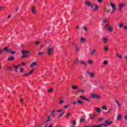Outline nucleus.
<instances>
[{
    "instance_id": "nucleus-27",
    "label": "nucleus",
    "mask_w": 127,
    "mask_h": 127,
    "mask_svg": "<svg viewBox=\"0 0 127 127\" xmlns=\"http://www.w3.org/2000/svg\"><path fill=\"white\" fill-rule=\"evenodd\" d=\"M72 89H73V90H76L77 89H78V86H76V85H73L71 87Z\"/></svg>"
},
{
    "instance_id": "nucleus-34",
    "label": "nucleus",
    "mask_w": 127,
    "mask_h": 127,
    "mask_svg": "<svg viewBox=\"0 0 127 127\" xmlns=\"http://www.w3.org/2000/svg\"><path fill=\"white\" fill-rule=\"evenodd\" d=\"M48 92V93H52L53 92V88H50Z\"/></svg>"
},
{
    "instance_id": "nucleus-52",
    "label": "nucleus",
    "mask_w": 127,
    "mask_h": 127,
    "mask_svg": "<svg viewBox=\"0 0 127 127\" xmlns=\"http://www.w3.org/2000/svg\"><path fill=\"white\" fill-rule=\"evenodd\" d=\"M51 119H48L46 121V123H49V122H51Z\"/></svg>"
},
{
    "instance_id": "nucleus-39",
    "label": "nucleus",
    "mask_w": 127,
    "mask_h": 127,
    "mask_svg": "<svg viewBox=\"0 0 127 127\" xmlns=\"http://www.w3.org/2000/svg\"><path fill=\"white\" fill-rule=\"evenodd\" d=\"M79 79H81L82 80H83V79H85V77H84V76H83L82 75H80L79 76Z\"/></svg>"
},
{
    "instance_id": "nucleus-15",
    "label": "nucleus",
    "mask_w": 127,
    "mask_h": 127,
    "mask_svg": "<svg viewBox=\"0 0 127 127\" xmlns=\"http://www.w3.org/2000/svg\"><path fill=\"white\" fill-rule=\"evenodd\" d=\"M94 110H95L97 113H101V109L100 108H95Z\"/></svg>"
},
{
    "instance_id": "nucleus-26",
    "label": "nucleus",
    "mask_w": 127,
    "mask_h": 127,
    "mask_svg": "<svg viewBox=\"0 0 127 127\" xmlns=\"http://www.w3.org/2000/svg\"><path fill=\"white\" fill-rule=\"evenodd\" d=\"M110 5L112 7V8L116 7V5L113 2L110 3Z\"/></svg>"
},
{
    "instance_id": "nucleus-25",
    "label": "nucleus",
    "mask_w": 127,
    "mask_h": 127,
    "mask_svg": "<svg viewBox=\"0 0 127 127\" xmlns=\"http://www.w3.org/2000/svg\"><path fill=\"white\" fill-rule=\"evenodd\" d=\"M51 116L52 117H54V118L55 117V110H53L52 113L51 114Z\"/></svg>"
},
{
    "instance_id": "nucleus-16",
    "label": "nucleus",
    "mask_w": 127,
    "mask_h": 127,
    "mask_svg": "<svg viewBox=\"0 0 127 127\" xmlns=\"http://www.w3.org/2000/svg\"><path fill=\"white\" fill-rule=\"evenodd\" d=\"M97 52V51H96L95 49H93L91 53V55H92V56H93V55H94Z\"/></svg>"
},
{
    "instance_id": "nucleus-3",
    "label": "nucleus",
    "mask_w": 127,
    "mask_h": 127,
    "mask_svg": "<svg viewBox=\"0 0 127 127\" xmlns=\"http://www.w3.org/2000/svg\"><path fill=\"white\" fill-rule=\"evenodd\" d=\"M91 98H93V99H101V96L96 94H92Z\"/></svg>"
},
{
    "instance_id": "nucleus-4",
    "label": "nucleus",
    "mask_w": 127,
    "mask_h": 127,
    "mask_svg": "<svg viewBox=\"0 0 127 127\" xmlns=\"http://www.w3.org/2000/svg\"><path fill=\"white\" fill-rule=\"evenodd\" d=\"M47 54L48 55L51 56L53 55V48L48 49Z\"/></svg>"
},
{
    "instance_id": "nucleus-7",
    "label": "nucleus",
    "mask_w": 127,
    "mask_h": 127,
    "mask_svg": "<svg viewBox=\"0 0 127 127\" xmlns=\"http://www.w3.org/2000/svg\"><path fill=\"white\" fill-rule=\"evenodd\" d=\"M124 6H125V3H121L119 4V11H122V9H123V7H124Z\"/></svg>"
},
{
    "instance_id": "nucleus-60",
    "label": "nucleus",
    "mask_w": 127,
    "mask_h": 127,
    "mask_svg": "<svg viewBox=\"0 0 127 127\" xmlns=\"http://www.w3.org/2000/svg\"><path fill=\"white\" fill-rule=\"evenodd\" d=\"M22 65H23V66H25V63H24L23 62H22Z\"/></svg>"
},
{
    "instance_id": "nucleus-54",
    "label": "nucleus",
    "mask_w": 127,
    "mask_h": 127,
    "mask_svg": "<svg viewBox=\"0 0 127 127\" xmlns=\"http://www.w3.org/2000/svg\"><path fill=\"white\" fill-rule=\"evenodd\" d=\"M124 59H125V60L127 61V55L125 56Z\"/></svg>"
},
{
    "instance_id": "nucleus-31",
    "label": "nucleus",
    "mask_w": 127,
    "mask_h": 127,
    "mask_svg": "<svg viewBox=\"0 0 127 127\" xmlns=\"http://www.w3.org/2000/svg\"><path fill=\"white\" fill-rule=\"evenodd\" d=\"M77 103L78 104H79L80 105H82L83 104L84 102H83V101H82L81 100H78V101H77Z\"/></svg>"
},
{
    "instance_id": "nucleus-41",
    "label": "nucleus",
    "mask_w": 127,
    "mask_h": 127,
    "mask_svg": "<svg viewBox=\"0 0 127 127\" xmlns=\"http://www.w3.org/2000/svg\"><path fill=\"white\" fill-rule=\"evenodd\" d=\"M38 54H39V55H44V52H39Z\"/></svg>"
},
{
    "instance_id": "nucleus-44",
    "label": "nucleus",
    "mask_w": 127,
    "mask_h": 127,
    "mask_svg": "<svg viewBox=\"0 0 127 127\" xmlns=\"http://www.w3.org/2000/svg\"><path fill=\"white\" fill-rule=\"evenodd\" d=\"M80 99H82V100H85V99H86V98L85 97L83 96H80Z\"/></svg>"
},
{
    "instance_id": "nucleus-36",
    "label": "nucleus",
    "mask_w": 127,
    "mask_h": 127,
    "mask_svg": "<svg viewBox=\"0 0 127 127\" xmlns=\"http://www.w3.org/2000/svg\"><path fill=\"white\" fill-rule=\"evenodd\" d=\"M88 62L90 65H92V64H93V61H92V60H89V61H88Z\"/></svg>"
},
{
    "instance_id": "nucleus-29",
    "label": "nucleus",
    "mask_w": 127,
    "mask_h": 127,
    "mask_svg": "<svg viewBox=\"0 0 127 127\" xmlns=\"http://www.w3.org/2000/svg\"><path fill=\"white\" fill-rule=\"evenodd\" d=\"M32 13H36V11H35V9H34V7H32Z\"/></svg>"
},
{
    "instance_id": "nucleus-17",
    "label": "nucleus",
    "mask_w": 127,
    "mask_h": 127,
    "mask_svg": "<svg viewBox=\"0 0 127 127\" xmlns=\"http://www.w3.org/2000/svg\"><path fill=\"white\" fill-rule=\"evenodd\" d=\"M116 55L119 59H123V57L121 55H120L118 53H116Z\"/></svg>"
},
{
    "instance_id": "nucleus-28",
    "label": "nucleus",
    "mask_w": 127,
    "mask_h": 127,
    "mask_svg": "<svg viewBox=\"0 0 127 127\" xmlns=\"http://www.w3.org/2000/svg\"><path fill=\"white\" fill-rule=\"evenodd\" d=\"M75 51L76 52H77L78 53V52H79V48H78V47H77L76 45H75Z\"/></svg>"
},
{
    "instance_id": "nucleus-47",
    "label": "nucleus",
    "mask_w": 127,
    "mask_h": 127,
    "mask_svg": "<svg viewBox=\"0 0 127 127\" xmlns=\"http://www.w3.org/2000/svg\"><path fill=\"white\" fill-rule=\"evenodd\" d=\"M83 28L85 31H88V29L86 27L84 26L83 27Z\"/></svg>"
},
{
    "instance_id": "nucleus-42",
    "label": "nucleus",
    "mask_w": 127,
    "mask_h": 127,
    "mask_svg": "<svg viewBox=\"0 0 127 127\" xmlns=\"http://www.w3.org/2000/svg\"><path fill=\"white\" fill-rule=\"evenodd\" d=\"M95 5H96V4H95L94 3L91 4L90 6H91L92 9H93V8H94V6H95Z\"/></svg>"
},
{
    "instance_id": "nucleus-49",
    "label": "nucleus",
    "mask_w": 127,
    "mask_h": 127,
    "mask_svg": "<svg viewBox=\"0 0 127 127\" xmlns=\"http://www.w3.org/2000/svg\"><path fill=\"white\" fill-rule=\"evenodd\" d=\"M69 108V105H65L64 107V109H67Z\"/></svg>"
},
{
    "instance_id": "nucleus-46",
    "label": "nucleus",
    "mask_w": 127,
    "mask_h": 127,
    "mask_svg": "<svg viewBox=\"0 0 127 127\" xmlns=\"http://www.w3.org/2000/svg\"><path fill=\"white\" fill-rule=\"evenodd\" d=\"M63 103H64V100H62L60 101V102L59 103V104H60V105H61V104H63Z\"/></svg>"
},
{
    "instance_id": "nucleus-37",
    "label": "nucleus",
    "mask_w": 127,
    "mask_h": 127,
    "mask_svg": "<svg viewBox=\"0 0 127 127\" xmlns=\"http://www.w3.org/2000/svg\"><path fill=\"white\" fill-rule=\"evenodd\" d=\"M119 27H124V24H123V23H120Z\"/></svg>"
},
{
    "instance_id": "nucleus-58",
    "label": "nucleus",
    "mask_w": 127,
    "mask_h": 127,
    "mask_svg": "<svg viewBox=\"0 0 127 127\" xmlns=\"http://www.w3.org/2000/svg\"><path fill=\"white\" fill-rule=\"evenodd\" d=\"M104 120V118H99L98 119V121H103Z\"/></svg>"
},
{
    "instance_id": "nucleus-18",
    "label": "nucleus",
    "mask_w": 127,
    "mask_h": 127,
    "mask_svg": "<svg viewBox=\"0 0 127 127\" xmlns=\"http://www.w3.org/2000/svg\"><path fill=\"white\" fill-rule=\"evenodd\" d=\"M80 42L82 43H85V42H86V40L83 37H81Z\"/></svg>"
},
{
    "instance_id": "nucleus-61",
    "label": "nucleus",
    "mask_w": 127,
    "mask_h": 127,
    "mask_svg": "<svg viewBox=\"0 0 127 127\" xmlns=\"http://www.w3.org/2000/svg\"><path fill=\"white\" fill-rule=\"evenodd\" d=\"M85 101H87V102H90V100L86 98H85Z\"/></svg>"
},
{
    "instance_id": "nucleus-50",
    "label": "nucleus",
    "mask_w": 127,
    "mask_h": 127,
    "mask_svg": "<svg viewBox=\"0 0 127 127\" xmlns=\"http://www.w3.org/2000/svg\"><path fill=\"white\" fill-rule=\"evenodd\" d=\"M79 61H79L78 60H75V61H74V63H79Z\"/></svg>"
},
{
    "instance_id": "nucleus-13",
    "label": "nucleus",
    "mask_w": 127,
    "mask_h": 127,
    "mask_svg": "<svg viewBox=\"0 0 127 127\" xmlns=\"http://www.w3.org/2000/svg\"><path fill=\"white\" fill-rule=\"evenodd\" d=\"M95 8L93 9V11H96V10H98L99 9V6L98 5H96L94 6Z\"/></svg>"
},
{
    "instance_id": "nucleus-12",
    "label": "nucleus",
    "mask_w": 127,
    "mask_h": 127,
    "mask_svg": "<svg viewBox=\"0 0 127 127\" xmlns=\"http://www.w3.org/2000/svg\"><path fill=\"white\" fill-rule=\"evenodd\" d=\"M102 40L104 43H107L108 42V38L104 37L102 38Z\"/></svg>"
},
{
    "instance_id": "nucleus-5",
    "label": "nucleus",
    "mask_w": 127,
    "mask_h": 127,
    "mask_svg": "<svg viewBox=\"0 0 127 127\" xmlns=\"http://www.w3.org/2000/svg\"><path fill=\"white\" fill-rule=\"evenodd\" d=\"M105 26L106 28H107L108 31H110V32H112V31H113V27L110 26L109 24H106Z\"/></svg>"
},
{
    "instance_id": "nucleus-6",
    "label": "nucleus",
    "mask_w": 127,
    "mask_h": 127,
    "mask_svg": "<svg viewBox=\"0 0 127 127\" xmlns=\"http://www.w3.org/2000/svg\"><path fill=\"white\" fill-rule=\"evenodd\" d=\"M112 124H113V122H109V121H106L105 122V124H103V126H104V127H108V126H110L111 125H112Z\"/></svg>"
},
{
    "instance_id": "nucleus-35",
    "label": "nucleus",
    "mask_w": 127,
    "mask_h": 127,
    "mask_svg": "<svg viewBox=\"0 0 127 127\" xmlns=\"http://www.w3.org/2000/svg\"><path fill=\"white\" fill-rule=\"evenodd\" d=\"M104 50L107 52L109 50V48L107 46L104 47Z\"/></svg>"
},
{
    "instance_id": "nucleus-33",
    "label": "nucleus",
    "mask_w": 127,
    "mask_h": 127,
    "mask_svg": "<svg viewBox=\"0 0 127 127\" xmlns=\"http://www.w3.org/2000/svg\"><path fill=\"white\" fill-rule=\"evenodd\" d=\"M64 114H65V111H63V112L62 114L59 115V118H61V117H62V116L64 115Z\"/></svg>"
},
{
    "instance_id": "nucleus-62",
    "label": "nucleus",
    "mask_w": 127,
    "mask_h": 127,
    "mask_svg": "<svg viewBox=\"0 0 127 127\" xmlns=\"http://www.w3.org/2000/svg\"><path fill=\"white\" fill-rule=\"evenodd\" d=\"M101 89H102V90H104V89H105V87L104 86H100Z\"/></svg>"
},
{
    "instance_id": "nucleus-21",
    "label": "nucleus",
    "mask_w": 127,
    "mask_h": 127,
    "mask_svg": "<svg viewBox=\"0 0 127 127\" xmlns=\"http://www.w3.org/2000/svg\"><path fill=\"white\" fill-rule=\"evenodd\" d=\"M103 22H104V23H107V24H109V21L107 19H103Z\"/></svg>"
},
{
    "instance_id": "nucleus-32",
    "label": "nucleus",
    "mask_w": 127,
    "mask_h": 127,
    "mask_svg": "<svg viewBox=\"0 0 127 127\" xmlns=\"http://www.w3.org/2000/svg\"><path fill=\"white\" fill-rule=\"evenodd\" d=\"M102 110H104V111H107V107L106 106H103Z\"/></svg>"
},
{
    "instance_id": "nucleus-64",
    "label": "nucleus",
    "mask_w": 127,
    "mask_h": 127,
    "mask_svg": "<svg viewBox=\"0 0 127 127\" xmlns=\"http://www.w3.org/2000/svg\"><path fill=\"white\" fill-rule=\"evenodd\" d=\"M125 119L126 121H127V115H126L125 116Z\"/></svg>"
},
{
    "instance_id": "nucleus-45",
    "label": "nucleus",
    "mask_w": 127,
    "mask_h": 127,
    "mask_svg": "<svg viewBox=\"0 0 127 127\" xmlns=\"http://www.w3.org/2000/svg\"><path fill=\"white\" fill-rule=\"evenodd\" d=\"M76 121H75V120H73V121H72V125H73V126H76Z\"/></svg>"
},
{
    "instance_id": "nucleus-51",
    "label": "nucleus",
    "mask_w": 127,
    "mask_h": 127,
    "mask_svg": "<svg viewBox=\"0 0 127 127\" xmlns=\"http://www.w3.org/2000/svg\"><path fill=\"white\" fill-rule=\"evenodd\" d=\"M86 73L87 74V75H90L91 72H90L89 70H87L86 71Z\"/></svg>"
},
{
    "instance_id": "nucleus-24",
    "label": "nucleus",
    "mask_w": 127,
    "mask_h": 127,
    "mask_svg": "<svg viewBox=\"0 0 127 127\" xmlns=\"http://www.w3.org/2000/svg\"><path fill=\"white\" fill-rule=\"evenodd\" d=\"M103 126H104V124H103L99 125H95L93 126V127H103Z\"/></svg>"
},
{
    "instance_id": "nucleus-43",
    "label": "nucleus",
    "mask_w": 127,
    "mask_h": 127,
    "mask_svg": "<svg viewBox=\"0 0 127 127\" xmlns=\"http://www.w3.org/2000/svg\"><path fill=\"white\" fill-rule=\"evenodd\" d=\"M9 53H11V54H15V52H13L12 51L9 50Z\"/></svg>"
},
{
    "instance_id": "nucleus-38",
    "label": "nucleus",
    "mask_w": 127,
    "mask_h": 127,
    "mask_svg": "<svg viewBox=\"0 0 127 127\" xmlns=\"http://www.w3.org/2000/svg\"><path fill=\"white\" fill-rule=\"evenodd\" d=\"M78 92H81V93H85V90L84 89H79V90H78Z\"/></svg>"
},
{
    "instance_id": "nucleus-8",
    "label": "nucleus",
    "mask_w": 127,
    "mask_h": 127,
    "mask_svg": "<svg viewBox=\"0 0 127 127\" xmlns=\"http://www.w3.org/2000/svg\"><path fill=\"white\" fill-rule=\"evenodd\" d=\"M3 51H4L6 52V53H8L9 52V49H8V47H5L4 49H2Z\"/></svg>"
},
{
    "instance_id": "nucleus-14",
    "label": "nucleus",
    "mask_w": 127,
    "mask_h": 127,
    "mask_svg": "<svg viewBox=\"0 0 127 127\" xmlns=\"http://www.w3.org/2000/svg\"><path fill=\"white\" fill-rule=\"evenodd\" d=\"M36 65H37V63L36 62H34L30 64V67H34V66Z\"/></svg>"
},
{
    "instance_id": "nucleus-23",
    "label": "nucleus",
    "mask_w": 127,
    "mask_h": 127,
    "mask_svg": "<svg viewBox=\"0 0 127 127\" xmlns=\"http://www.w3.org/2000/svg\"><path fill=\"white\" fill-rule=\"evenodd\" d=\"M116 104H118L119 108H121L122 105H121V104H120V102H119V101L117 100H116Z\"/></svg>"
},
{
    "instance_id": "nucleus-10",
    "label": "nucleus",
    "mask_w": 127,
    "mask_h": 127,
    "mask_svg": "<svg viewBox=\"0 0 127 127\" xmlns=\"http://www.w3.org/2000/svg\"><path fill=\"white\" fill-rule=\"evenodd\" d=\"M13 60H14V58L12 56L9 57L7 59L8 61H13Z\"/></svg>"
},
{
    "instance_id": "nucleus-30",
    "label": "nucleus",
    "mask_w": 127,
    "mask_h": 127,
    "mask_svg": "<svg viewBox=\"0 0 127 127\" xmlns=\"http://www.w3.org/2000/svg\"><path fill=\"white\" fill-rule=\"evenodd\" d=\"M85 122V119L81 118L79 121V123H84Z\"/></svg>"
},
{
    "instance_id": "nucleus-53",
    "label": "nucleus",
    "mask_w": 127,
    "mask_h": 127,
    "mask_svg": "<svg viewBox=\"0 0 127 127\" xmlns=\"http://www.w3.org/2000/svg\"><path fill=\"white\" fill-rule=\"evenodd\" d=\"M7 69L8 71H11L12 70L11 67H8Z\"/></svg>"
},
{
    "instance_id": "nucleus-57",
    "label": "nucleus",
    "mask_w": 127,
    "mask_h": 127,
    "mask_svg": "<svg viewBox=\"0 0 127 127\" xmlns=\"http://www.w3.org/2000/svg\"><path fill=\"white\" fill-rule=\"evenodd\" d=\"M63 110H59L57 111V112L58 113H60V112H63Z\"/></svg>"
},
{
    "instance_id": "nucleus-9",
    "label": "nucleus",
    "mask_w": 127,
    "mask_h": 127,
    "mask_svg": "<svg viewBox=\"0 0 127 127\" xmlns=\"http://www.w3.org/2000/svg\"><path fill=\"white\" fill-rule=\"evenodd\" d=\"M79 63L81 65H84V66H86V65H87L86 63H85V61H79Z\"/></svg>"
},
{
    "instance_id": "nucleus-63",
    "label": "nucleus",
    "mask_w": 127,
    "mask_h": 127,
    "mask_svg": "<svg viewBox=\"0 0 127 127\" xmlns=\"http://www.w3.org/2000/svg\"><path fill=\"white\" fill-rule=\"evenodd\" d=\"M13 67H14V68H15V69H17V68H18V67H17V66H15V65H13Z\"/></svg>"
},
{
    "instance_id": "nucleus-55",
    "label": "nucleus",
    "mask_w": 127,
    "mask_h": 127,
    "mask_svg": "<svg viewBox=\"0 0 127 127\" xmlns=\"http://www.w3.org/2000/svg\"><path fill=\"white\" fill-rule=\"evenodd\" d=\"M116 11V7L114 8H112V11L114 12Z\"/></svg>"
},
{
    "instance_id": "nucleus-2",
    "label": "nucleus",
    "mask_w": 127,
    "mask_h": 127,
    "mask_svg": "<svg viewBox=\"0 0 127 127\" xmlns=\"http://www.w3.org/2000/svg\"><path fill=\"white\" fill-rule=\"evenodd\" d=\"M21 53H22V54H23V56L21 57V58H22V59L26 58V57H28V56H29V55H28V54L26 55L27 53H29V51L22 50L21 51Z\"/></svg>"
},
{
    "instance_id": "nucleus-20",
    "label": "nucleus",
    "mask_w": 127,
    "mask_h": 127,
    "mask_svg": "<svg viewBox=\"0 0 127 127\" xmlns=\"http://www.w3.org/2000/svg\"><path fill=\"white\" fill-rule=\"evenodd\" d=\"M121 120H122V115H119L117 116V120H118V121H121Z\"/></svg>"
},
{
    "instance_id": "nucleus-48",
    "label": "nucleus",
    "mask_w": 127,
    "mask_h": 127,
    "mask_svg": "<svg viewBox=\"0 0 127 127\" xmlns=\"http://www.w3.org/2000/svg\"><path fill=\"white\" fill-rule=\"evenodd\" d=\"M103 63H104V65H107V64H108V61H104L103 62Z\"/></svg>"
},
{
    "instance_id": "nucleus-19",
    "label": "nucleus",
    "mask_w": 127,
    "mask_h": 127,
    "mask_svg": "<svg viewBox=\"0 0 127 127\" xmlns=\"http://www.w3.org/2000/svg\"><path fill=\"white\" fill-rule=\"evenodd\" d=\"M33 72V70H30L28 73H27L25 74H24V76H28V75H30V74H31V73Z\"/></svg>"
},
{
    "instance_id": "nucleus-59",
    "label": "nucleus",
    "mask_w": 127,
    "mask_h": 127,
    "mask_svg": "<svg viewBox=\"0 0 127 127\" xmlns=\"http://www.w3.org/2000/svg\"><path fill=\"white\" fill-rule=\"evenodd\" d=\"M20 72H23V68H20Z\"/></svg>"
},
{
    "instance_id": "nucleus-22",
    "label": "nucleus",
    "mask_w": 127,
    "mask_h": 127,
    "mask_svg": "<svg viewBox=\"0 0 127 127\" xmlns=\"http://www.w3.org/2000/svg\"><path fill=\"white\" fill-rule=\"evenodd\" d=\"M89 76H90L91 78H94L95 77V73L94 72H90Z\"/></svg>"
},
{
    "instance_id": "nucleus-1",
    "label": "nucleus",
    "mask_w": 127,
    "mask_h": 127,
    "mask_svg": "<svg viewBox=\"0 0 127 127\" xmlns=\"http://www.w3.org/2000/svg\"><path fill=\"white\" fill-rule=\"evenodd\" d=\"M98 116V114L96 113H91L89 115V119L90 120H92V121H94L95 119H96V117Z\"/></svg>"
},
{
    "instance_id": "nucleus-40",
    "label": "nucleus",
    "mask_w": 127,
    "mask_h": 127,
    "mask_svg": "<svg viewBox=\"0 0 127 127\" xmlns=\"http://www.w3.org/2000/svg\"><path fill=\"white\" fill-rule=\"evenodd\" d=\"M71 115V113L69 112L67 115H65L66 118H69Z\"/></svg>"
},
{
    "instance_id": "nucleus-56",
    "label": "nucleus",
    "mask_w": 127,
    "mask_h": 127,
    "mask_svg": "<svg viewBox=\"0 0 127 127\" xmlns=\"http://www.w3.org/2000/svg\"><path fill=\"white\" fill-rule=\"evenodd\" d=\"M124 28H125V30H127V25H125V26H124Z\"/></svg>"
},
{
    "instance_id": "nucleus-11",
    "label": "nucleus",
    "mask_w": 127,
    "mask_h": 127,
    "mask_svg": "<svg viewBox=\"0 0 127 127\" xmlns=\"http://www.w3.org/2000/svg\"><path fill=\"white\" fill-rule=\"evenodd\" d=\"M85 3L87 6L90 7L91 6V2L90 1H85Z\"/></svg>"
}]
</instances>
